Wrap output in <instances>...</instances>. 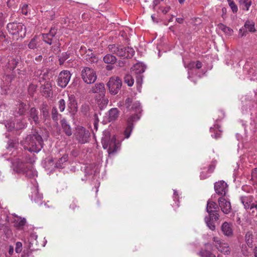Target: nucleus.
I'll list each match as a JSON object with an SVG mask.
<instances>
[{"label": "nucleus", "mask_w": 257, "mask_h": 257, "mask_svg": "<svg viewBox=\"0 0 257 257\" xmlns=\"http://www.w3.org/2000/svg\"><path fill=\"white\" fill-rule=\"evenodd\" d=\"M69 55L70 54L67 52L62 53L61 54V55L59 56V61L60 64L62 65L64 63V61L69 58Z\"/></svg>", "instance_id": "a19ab883"}, {"label": "nucleus", "mask_w": 257, "mask_h": 257, "mask_svg": "<svg viewBox=\"0 0 257 257\" xmlns=\"http://www.w3.org/2000/svg\"><path fill=\"white\" fill-rule=\"evenodd\" d=\"M21 12L23 14L27 15L28 13V5L24 4L21 8Z\"/></svg>", "instance_id": "3c124183"}, {"label": "nucleus", "mask_w": 257, "mask_h": 257, "mask_svg": "<svg viewBox=\"0 0 257 257\" xmlns=\"http://www.w3.org/2000/svg\"><path fill=\"white\" fill-rule=\"evenodd\" d=\"M218 27V28L223 31L226 35L231 36L233 32V30L232 29L222 23L219 24Z\"/></svg>", "instance_id": "cd10ccee"}, {"label": "nucleus", "mask_w": 257, "mask_h": 257, "mask_svg": "<svg viewBox=\"0 0 257 257\" xmlns=\"http://www.w3.org/2000/svg\"><path fill=\"white\" fill-rule=\"evenodd\" d=\"M6 154L4 155L3 157L7 160L11 161V168L13 171L16 173L23 174L27 169V166H29V164H27V160H24L23 157L21 156L13 159L12 158L6 157Z\"/></svg>", "instance_id": "39448f33"}, {"label": "nucleus", "mask_w": 257, "mask_h": 257, "mask_svg": "<svg viewBox=\"0 0 257 257\" xmlns=\"http://www.w3.org/2000/svg\"><path fill=\"white\" fill-rule=\"evenodd\" d=\"M215 163L214 162H212L211 164H210L208 167V170H207L208 174H210L212 173L215 169Z\"/></svg>", "instance_id": "864d4df0"}, {"label": "nucleus", "mask_w": 257, "mask_h": 257, "mask_svg": "<svg viewBox=\"0 0 257 257\" xmlns=\"http://www.w3.org/2000/svg\"><path fill=\"white\" fill-rule=\"evenodd\" d=\"M202 67V63L200 61H197L196 62H195V68L196 69H200Z\"/></svg>", "instance_id": "0e129e2a"}, {"label": "nucleus", "mask_w": 257, "mask_h": 257, "mask_svg": "<svg viewBox=\"0 0 257 257\" xmlns=\"http://www.w3.org/2000/svg\"><path fill=\"white\" fill-rule=\"evenodd\" d=\"M241 252L244 257H253L251 252L249 250L245 244H242L241 245Z\"/></svg>", "instance_id": "72a5a7b5"}, {"label": "nucleus", "mask_w": 257, "mask_h": 257, "mask_svg": "<svg viewBox=\"0 0 257 257\" xmlns=\"http://www.w3.org/2000/svg\"><path fill=\"white\" fill-rule=\"evenodd\" d=\"M75 136L78 142L80 144H83L88 142L90 133L89 131L84 127L77 126L76 127Z\"/></svg>", "instance_id": "423d86ee"}, {"label": "nucleus", "mask_w": 257, "mask_h": 257, "mask_svg": "<svg viewBox=\"0 0 257 257\" xmlns=\"http://www.w3.org/2000/svg\"><path fill=\"white\" fill-rule=\"evenodd\" d=\"M37 238V235L35 233H31L28 238V247L32 250L37 249L38 241Z\"/></svg>", "instance_id": "6ab92c4d"}, {"label": "nucleus", "mask_w": 257, "mask_h": 257, "mask_svg": "<svg viewBox=\"0 0 257 257\" xmlns=\"http://www.w3.org/2000/svg\"><path fill=\"white\" fill-rule=\"evenodd\" d=\"M209 176V174H207L204 171H202L200 173V179H205Z\"/></svg>", "instance_id": "bf43d9fd"}, {"label": "nucleus", "mask_w": 257, "mask_h": 257, "mask_svg": "<svg viewBox=\"0 0 257 257\" xmlns=\"http://www.w3.org/2000/svg\"><path fill=\"white\" fill-rule=\"evenodd\" d=\"M102 147L104 149H107L109 154L116 152L120 148V143L116 142L114 135H111L108 131H104L101 139Z\"/></svg>", "instance_id": "7ed1b4c3"}, {"label": "nucleus", "mask_w": 257, "mask_h": 257, "mask_svg": "<svg viewBox=\"0 0 257 257\" xmlns=\"http://www.w3.org/2000/svg\"><path fill=\"white\" fill-rule=\"evenodd\" d=\"M213 220L216 221L215 219H212V218H210V216L205 218L206 224L209 228L212 231L215 229V225L213 222Z\"/></svg>", "instance_id": "c9c22d12"}, {"label": "nucleus", "mask_w": 257, "mask_h": 257, "mask_svg": "<svg viewBox=\"0 0 257 257\" xmlns=\"http://www.w3.org/2000/svg\"><path fill=\"white\" fill-rule=\"evenodd\" d=\"M86 61L90 63H95L98 61V58L94 54L91 53L90 54H87L86 56Z\"/></svg>", "instance_id": "4c0bfd02"}, {"label": "nucleus", "mask_w": 257, "mask_h": 257, "mask_svg": "<svg viewBox=\"0 0 257 257\" xmlns=\"http://www.w3.org/2000/svg\"><path fill=\"white\" fill-rule=\"evenodd\" d=\"M47 87H46V90H45L44 93L45 94H47L48 95H49L50 91H51V89L49 87V84L47 83Z\"/></svg>", "instance_id": "69168bd1"}, {"label": "nucleus", "mask_w": 257, "mask_h": 257, "mask_svg": "<svg viewBox=\"0 0 257 257\" xmlns=\"http://www.w3.org/2000/svg\"><path fill=\"white\" fill-rule=\"evenodd\" d=\"M198 254L200 257H216L215 254H213L210 251L204 249H201L198 253Z\"/></svg>", "instance_id": "e433bc0d"}, {"label": "nucleus", "mask_w": 257, "mask_h": 257, "mask_svg": "<svg viewBox=\"0 0 257 257\" xmlns=\"http://www.w3.org/2000/svg\"><path fill=\"white\" fill-rule=\"evenodd\" d=\"M221 230L224 236L231 237L233 235L232 225L227 222H223L221 226Z\"/></svg>", "instance_id": "dca6fc26"}, {"label": "nucleus", "mask_w": 257, "mask_h": 257, "mask_svg": "<svg viewBox=\"0 0 257 257\" xmlns=\"http://www.w3.org/2000/svg\"><path fill=\"white\" fill-rule=\"evenodd\" d=\"M38 111L35 107H32L28 114V120L32 123L34 122L37 124L39 123V117L38 115Z\"/></svg>", "instance_id": "f3484780"}, {"label": "nucleus", "mask_w": 257, "mask_h": 257, "mask_svg": "<svg viewBox=\"0 0 257 257\" xmlns=\"http://www.w3.org/2000/svg\"><path fill=\"white\" fill-rule=\"evenodd\" d=\"M119 50V51L118 53L117 56L123 57L124 58H130L133 56L135 53L134 49L129 47H124L121 46Z\"/></svg>", "instance_id": "4468645a"}, {"label": "nucleus", "mask_w": 257, "mask_h": 257, "mask_svg": "<svg viewBox=\"0 0 257 257\" xmlns=\"http://www.w3.org/2000/svg\"><path fill=\"white\" fill-rule=\"evenodd\" d=\"M105 91L104 85L102 83H96L91 89V92L94 93L103 94Z\"/></svg>", "instance_id": "393cba45"}, {"label": "nucleus", "mask_w": 257, "mask_h": 257, "mask_svg": "<svg viewBox=\"0 0 257 257\" xmlns=\"http://www.w3.org/2000/svg\"><path fill=\"white\" fill-rule=\"evenodd\" d=\"M22 250V243L21 242H17L16 243L15 251L17 253H20Z\"/></svg>", "instance_id": "8fccbe9b"}, {"label": "nucleus", "mask_w": 257, "mask_h": 257, "mask_svg": "<svg viewBox=\"0 0 257 257\" xmlns=\"http://www.w3.org/2000/svg\"><path fill=\"white\" fill-rule=\"evenodd\" d=\"M4 19L5 17L4 14L0 12V26H2L3 25L4 23Z\"/></svg>", "instance_id": "680f3d73"}, {"label": "nucleus", "mask_w": 257, "mask_h": 257, "mask_svg": "<svg viewBox=\"0 0 257 257\" xmlns=\"http://www.w3.org/2000/svg\"><path fill=\"white\" fill-rule=\"evenodd\" d=\"M71 74L68 70H63L61 71L59 75L58 78V85L62 88H65L68 84Z\"/></svg>", "instance_id": "9b49d317"}, {"label": "nucleus", "mask_w": 257, "mask_h": 257, "mask_svg": "<svg viewBox=\"0 0 257 257\" xmlns=\"http://www.w3.org/2000/svg\"><path fill=\"white\" fill-rule=\"evenodd\" d=\"M240 5L243 10L248 11L250 6L252 4L251 0H240Z\"/></svg>", "instance_id": "2f4dec72"}, {"label": "nucleus", "mask_w": 257, "mask_h": 257, "mask_svg": "<svg viewBox=\"0 0 257 257\" xmlns=\"http://www.w3.org/2000/svg\"><path fill=\"white\" fill-rule=\"evenodd\" d=\"M219 209L218 205L213 201H208L206 206V211L209 213V216L212 219L217 220L219 218V214L217 213Z\"/></svg>", "instance_id": "9d476101"}, {"label": "nucleus", "mask_w": 257, "mask_h": 257, "mask_svg": "<svg viewBox=\"0 0 257 257\" xmlns=\"http://www.w3.org/2000/svg\"><path fill=\"white\" fill-rule=\"evenodd\" d=\"M251 176L254 178H257V168L252 170L251 172Z\"/></svg>", "instance_id": "e2e57ef3"}, {"label": "nucleus", "mask_w": 257, "mask_h": 257, "mask_svg": "<svg viewBox=\"0 0 257 257\" xmlns=\"http://www.w3.org/2000/svg\"><path fill=\"white\" fill-rule=\"evenodd\" d=\"M146 67L142 63H137L134 66V69L131 71V73L134 74H139L144 73L145 71Z\"/></svg>", "instance_id": "5701e85b"}, {"label": "nucleus", "mask_w": 257, "mask_h": 257, "mask_svg": "<svg viewBox=\"0 0 257 257\" xmlns=\"http://www.w3.org/2000/svg\"><path fill=\"white\" fill-rule=\"evenodd\" d=\"M121 81L118 77H112L107 82V86L111 94H116L121 86Z\"/></svg>", "instance_id": "6e6552de"}, {"label": "nucleus", "mask_w": 257, "mask_h": 257, "mask_svg": "<svg viewBox=\"0 0 257 257\" xmlns=\"http://www.w3.org/2000/svg\"><path fill=\"white\" fill-rule=\"evenodd\" d=\"M28 47L30 49H34L37 47V37H34L31 39L28 44Z\"/></svg>", "instance_id": "79ce46f5"}, {"label": "nucleus", "mask_w": 257, "mask_h": 257, "mask_svg": "<svg viewBox=\"0 0 257 257\" xmlns=\"http://www.w3.org/2000/svg\"><path fill=\"white\" fill-rule=\"evenodd\" d=\"M57 29L55 27H52L49 31V33H48L51 38H53L57 33Z\"/></svg>", "instance_id": "5fc2aeb1"}, {"label": "nucleus", "mask_w": 257, "mask_h": 257, "mask_svg": "<svg viewBox=\"0 0 257 257\" xmlns=\"http://www.w3.org/2000/svg\"><path fill=\"white\" fill-rule=\"evenodd\" d=\"M60 122L63 131L65 134L68 136H71L72 134V129L67 120L65 119H63Z\"/></svg>", "instance_id": "412c9836"}, {"label": "nucleus", "mask_w": 257, "mask_h": 257, "mask_svg": "<svg viewBox=\"0 0 257 257\" xmlns=\"http://www.w3.org/2000/svg\"><path fill=\"white\" fill-rule=\"evenodd\" d=\"M120 46H121L112 44L108 45V49L110 52L118 55V53L119 51V49L120 48Z\"/></svg>", "instance_id": "58836bf2"}, {"label": "nucleus", "mask_w": 257, "mask_h": 257, "mask_svg": "<svg viewBox=\"0 0 257 257\" xmlns=\"http://www.w3.org/2000/svg\"><path fill=\"white\" fill-rule=\"evenodd\" d=\"M119 115V111L116 108H112L108 112V120L109 122L115 120Z\"/></svg>", "instance_id": "4be33fe9"}, {"label": "nucleus", "mask_w": 257, "mask_h": 257, "mask_svg": "<svg viewBox=\"0 0 257 257\" xmlns=\"http://www.w3.org/2000/svg\"><path fill=\"white\" fill-rule=\"evenodd\" d=\"M143 76L141 74H139L136 76V84L137 85V90L140 92L142 88V84L143 83Z\"/></svg>", "instance_id": "ea45409f"}, {"label": "nucleus", "mask_w": 257, "mask_h": 257, "mask_svg": "<svg viewBox=\"0 0 257 257\" xmlns=\"http://www.w3.org/2000/svg\"><path fill=\"white\" fill-rule=\"evenodd\" d=\"M245 241L247 246L249 247H252L253 234L250 231H247L245 235Z\"/></svg>", "instance_id": "bb28decb"}, {"label": "nucleus", "mask_w": 257, "mask_h": 257, "mask_svg": "<svg viewBox=\"0 0 257 257\" xmlns=\"http://www.w3.org/2000/svg\"><path fill=\"white\" fill-rule=\"evenodd\" d=\"M51 115L53 120L55 121H57L58 120V116L59 115L58 113L57 108L55 107H53L51 110Z\"/></svg>", "instance_id": "a18cd8bd"}, {"label": "nucleus", "mask_w": 257, "mask_h": 257, "mask_svg": "<svg viewBox=\"0 0 257 257\" xmlns=\"http://www.w3.org/2000/svg\"><path fill=\"white\" fill-rule=\"evenodd\" d=\"M59 108L61 112H63L65 108V102L63 99H61L59 102Z\"/></svg>", "instance_id": "de8ad7c7"}, {"label": "nucleus", "mask_w": 257, "mask_h": 257, "mask_svg": "<svg viewBox=\"0 0 257 257\" xmlns=\"http://www.w3.org/2000/svg\"><path fill=\"white\" fill-rule=\"evenodd\" d=\"M42 60V55H39V56L36 57V58H35V61L37 63L41 62Z\"/></svg>", "instance_id": "338daca9"}, {"label": "nucleus", "mask_w": 257, "mask_h": 257, "mask_svg": "<svg viewBox=\"0 0 257 257\" xmlns=\"http://www.w3.org/2000/svg\"><path fill=\"white\" fill-rule=\"evenodd\" d=\"M40 110L43 116V117L45 118H47L49 116V108L48 105L46 102L43 103L40 107Z\"/></svg>", "instance_id": "c85d7f7f"}, {"label": "nucleus", "mask_w": 257, "mask_h": 257, "mask_svg": "<svg viewBox=\"0 0 257 257\" xmlns=\"http://www.w3.org/2000/svg\"><path fill=\"white\" fill-rule=\"evenodd\" d=\"M23 175H25L28 178H33L37 176V173L32 165L29 164V166H27V169Z\"/></svg>", "instance_id": "b1692460"}, {"label": "nucleus", "mask_w": 257, "mask_h": 257, "mask_svg": "<svg viewBox=\"0 0 257 257\" xmlns=\"http://www.w3.org/2000/svg\"><path fill=\"white\" fill-rule=\"evenodd\" d=\"M228 3V5L232 11L233 13H236L238 11V8L235 3L233 0H227Z\"/></svg>", "instance_id": "c03bdc74"}, {"label": "nucleus", "mask_w": 257, "mask_h": 257, "mask_svg": "<svg viewBox=\"0 0 257 257\" xmlns=\"http://www.w3.org/2000/svg\"><path fill=\"white\" fill-rule=\"evenodd\" d=\"M240 200L245 209H249L252 210V213L253 214L254 213L253 207L255 205V202H253V197L252 196H242L240 197Z\"/></svg>", "instance_id": "f8f14e48"}, {"label": "nucleus", "mask_w": 257, "mask_h": 257, "mask_svg": "<svg viewBox=\"0 0 257 257\" xmlns=\"http://www.w3.org/2000/svg\"><path fill=\"white\" fill-rule=\"evenodd\" d=\"M103 61L105 63L112 64L116 62V59L113 55L107 54L103 57Z\"/></svg>", "instance_id": "f704fd0d"}, {"label": "nucleus", "mask_w": 257, "mask_h": 257, "mask_svg": "<svg viewBox=\"0 0 257 257\" xmlns=\"http://www.w3.org/2000/svg\"><path fill=\"white\" fill-rule=\"evenodd\" d=\"M18 2V0H8L7 4L9 7H12L14 6Z\"/></svg>", "instance_id": "4d7b16f0"}, {"label": "nucleus", "mask_w": 257, "mask_h": 257, "mask_svg": "<svg viewBox=\"0 0 257 257\" xmlns=\"http://www.w3.org/2000/svg\"><path fill=\"white\" fill-rule=\"evenodd\" d=\"M244 27L250 32H254L256 31L254 27V23L252 21H246L244 25Z\"/></svg>", "instance_id": "7c9ffc66"}, {"label": "nucleus", "mask_w": 257, "mask_h": 257, "mask_svg": "<svg viewBox=\"0 0 257 257\" xmlns=\"http://www.w3.org/2000/svg\"><path fill=\"white\" fill-rule=\"evenodd\" d=\"M253 257H257V246H255L253 249Z\"/></svg>", "instance_id": "774afa93"}, {"label": "nucleus", "mask_w": 257, "mask_h": 257, "mask_svg": "<svg viewBox=\"0 0 257 257\" xmlns=\"http://www.w3.org/2000/svg\"><path fill=\"white\" fill-rule=\"evenodd\" d=\"M218 203L221 211L224 214H228L230 212L231 206L229 201L221 197L218 199Z\"/></svg>", "instance_id": "2eb2a0df"}, {"label": "nucleus", "mask_w": 257, "mask_h": 257, "mask_svg": "<svg viewBox=\"0 0 257 257\" xmlns=\"http://www.w3.org/2000/svg\"><path fill=\"white\" fill-rule=\"evenodd\" d=\"M170 9L171 8L170 7H161L160 8V10L163 14H166L170 11Z\"/></svg>", "instance_id": "6e6d98bb"}, {"label": "nucleus", "mask_w": 257, "mask_h": 257, "mask_svg": "<svg viewBox=\"0 0 257 257\" xmlns=\"http://www.w3.org/2000/svg\"><path fill=\"white\" fill-rule=\"evenodd\" d=\"M5 126L8 131H12L15 127V124L13 122L7 121L5 124Z\"/></svg>", "instance_id": "09e8293b"}, {"label": "nucleus", "mask_w": 257, "mask_h": 257, "mask_svg": "<svg viewBox=\"0 0 257 257\" xmlns=\"http://www.w3.org/2000/svg\"><path fill=\"white\" fill-rule=\"evenodd\" d=\"M68 160V156L64 155L60 158L56 163L55 166L58 168H62L64 167V164Z\"/></svg>", "instance_id": "c756f323"}, {"label": "nucleus", "mask_w": 257, "mask_h": 257, "mask_svg": "<svg viewBox=\"0 0 257 257\" xmlns=\"http://www.w3.org/2000/svg\"><path fill=\"white\" fill-rule=\"evenodd\" d=\"M27 110L26 104L24 103H21L19 106L18 113L20 115H24Z\"/></svg>", "instance_id": "37998d69"}, {"label": "nucleus", "mask_w": 257, "mask_h": 257, "mask_svg": "<svg viewBox=\"0 0 257 257\" xmlns=\"http://www.w3.org/2000/svg\"><path fill=\"white\" fill-rule=\"evenodd\" d=\"M81 78L84 82L91 84L95 81L97 76L93 69L86 67L81 71Z\"/></svg>", "instance_id": "0eeeda50"}, {"label": "nucleus", "mask_w": 257, "mask_h": 257, "mask_svg": "<svg viewBox=\"0 0 257 257\" xmlns=\"http://www.w3.org/2000/svg\"><path fill=\"white\" fill-rule=\"evenodd\" d=\"M33 191L31 195V200L34 201L39 205H41L42 204V200L43 195L38 192V186L37 184L33 187Z\"/></svg>", "instance_id": "a211bd4d"}, {"label": "nucleus", "mask_w": 257, "mask_h": 257, "mask_svg": "<svg viewBox=\"0 0 257 257\" xmlns=\"http://www.w3.org/2000/svg\"><path fill=\"white\" fill-rule=\"evenodd\" d=\"M214 190L217 194L225 196L228 191L227 185L223 181H218L214 184Z\"/></svg>", "instance_id": "ddd939ff"}, {"label": "nucleus", "mask_w": 257, "mask_h": 257, "mask_svg": "<svg viewBox=\"0 0 257 257\" xmlns=\"http://www.w3.org/2000/svg\"><path fill=\"white\" fill-rule=\"evenodd\" d=\"M124 106L125 107L127 111L134 112V113L130 115L127 118V126L124 131V138L128 139L130 137L134 128L133 122L140 119L139 114L141 111V107L139 101H136L133 103L132 99L129 97L126 99Z\"/></svg>", "instance_id": "f257e3e1"}, {"label": "nucleus", "mask_w": 257, "mask_h": 257, "mask_svg": "<svg viewBox=\"0 0 257 257\" xmlns=\"http://www.w3.org/2000/svg\"><path fill=\"white\" fill-rule=\"evenodd\" d=\"M213 241L218 251L224 254L230 253V247L227 243L224 242L218 237H214Z\"/></svg>", "instance_id": "1a4fd4ad"}, {"label": "nucleus", "mask_w": 257, "mask_h": 257, "mask_svg": "<svg viewBox=\"0 0 257 257\" xmlns=\"http://www.w3.org/2000/svg\"><path fill=\"white\" fill-rule=\"evenodd\" d=\"M7 28L15 39H23L26 36V28L22 23H10L7 25Z\"/></svg>", "instance_id": "20e7f679"}, {"label": "nucleus", "mask_w": 257, "mask_h": 257, "mask_svg": "<svg viewBox=\"0 0 257 257\" xmlns=\"http://www.w3.org/2000/svg\"><path fill=\"white\" fill-rule=\"evenodd\" d=\"M17 222H18V226L19 227H22V226H23L24 225H25V224L26 222V219L24 218H20L18 219Z\"/></svg>", "instance_id": "603ef678"}, {"label": "nucleus", "mask_w": 257, "mask_h": 257, "mask_svg": "<svg viewBox=\"0 0 257 257\" xmlns=\"http://www.w3.org/2000/svg\"><path fill=\"white\" fill-rule=\"evenodd\" d=\"M246 35V31L243 30L242 28L240 29L239 30V33H238V36L239 37H243L244 36H245Z\"/></svg>", "instance_id": "13d9d810"}, {"label": "nucleus", "mask_w": 257, "mask_h": 257, "mask_svg": "<svg viewBox=\"0 0 257 257\" xmlns=\"http://www.w3.org/2000/svg\"><path fill=\"white\" fill-rule=\"evenodd\" d=\"M43 144L42 137L37 132L28 135L22 141V145L25 150L34 153L39 152L42 149Z\"/></svg>", "instance_id": "f03ea898"}, {"label": "nucleus", "mask_w": 257, "mask_h": 257, "mask_svg": "<svg viewBox=\"0 0 257 257\" xmlns=\"http://www.w3.org/2000/svg\"><path fill=\"white\" fill-rule=\"evenodd\" d=\"M133 75H134V74L132 73L131 74H127L124 77V81L128 86H132L134 83V79Z\"/></svg>", "instance_id": "473e14b6"}, {"label": "nucleus", "mask_w": 257, "mask_h": 257, "mask_svg": "<svg viewBox=\"0 0 257 257\" xmlns=\"http://www.w3.org/2000/svg\"><path fill=\"white\" fill-rule=\"evenodd\" d=\"M42 37L43 41L45 43L49 45L52 44V40L53 38H51V37H50V35H49L48 34H43Z\"/></svg>", "instance_id": "49530a36"}, {"label": "nucleus", "mask_w": 257, "mask_h": 257, "mask_svg": "<svg viewBox=\"0 0 257 257\" xmlns=\"http://www.w3.org/2000/svg\"><path fill=\"white\" fill-rule=\"evenodd\" d=\"M20 59V57L17 56L8 57L7 62L8 68L11 70H14L15 69L19 63Z\"/></svg>", "instance_id": "aec40b11"}, {"label": "nucleus", "mask_w": 257, "mask_h": 257, "mask_svg": "<svg viewBox=\"0 0 257 257\" xmlns=\"http://www.w3.org/2000/svg\"><path fill=\"white\" fill-rule=\"evenodd\" d=\"M220 126L218 124H215L214 127L210 128V131L211 133L214 132V134H212V137L217 139L221 137V131L219 130Z\"/></svg>", "instance_id": "a878e982"}, {"label": "nucleus", "mask_w": 257, "mask_h": 257, "mask_svg": "<svg viewBox=\"0 0 257 257\" xmlns=\"http://www.w3.org/2000/svg\"><path fill=\"white\" fill-rule=\"evenodd\" d=\"M189 69H192L195 68V62L193 61L190 62L187 66Z\"/></svg>", "instance_id": "052dcab7"}]
</instances>
